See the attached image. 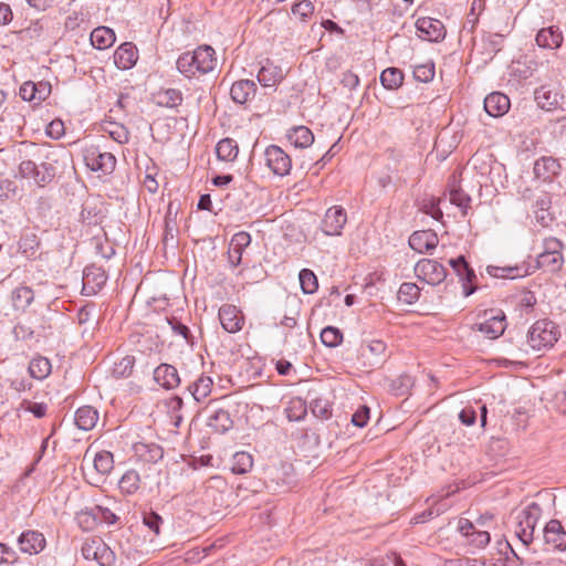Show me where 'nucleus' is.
Returning <instances> with one entry per match:
<instances>
[{
	"label": "nucleus",
	"mask_w": 566,
	"mask_h": 566,
	"mask_svg": "<svg viewBox=\"0 0 566 566\" xmlns=\"http://www.w3.org/2000/svg\"><path fill=\"white\" fill-rule=\"evenodd\" d=\"M214 50L209 45H202L193 52H186L177 60V69L187 77L197 74H207L214 70L217 59Z\"/></svg>",
	"instance_id": "obj_1"
},
{
	"label": "nucleus",
	"mask_w": 566,
	"mask_h": 566,
	"mask_svg": "<svg viewBox=\"0 0 566 566\" xmlns=\"http://www.w3.org/2000/svg\"><path fill=\"white\" fill-rule=\"evenodd\" d=\"M542 515V507L538 503L532 502L514 515V534L524 546L534 541L536 524Z\"/></svg>",
	"instance_id": "obj_2"
},
{
	"label": "nucleus",
	"mask_w": 566,
	"mask_h": 566,
	"mask_svg": "<svg viewBox=\"0 0 566 566\" xmlns=\"http://www.w3.org/2000/svg\"><path fill=\"white\" fill-rule=\"evenodd\" d=\"M559 337L557 326L552 321L541 319L535 322L528 331L527 343L534 350H543L553 347Z\"/></svg>",
	"instance_id": "obj_3"
},
{
	"label": "nucleus",
	"mask_w": 566,
	"mask_h": 566,
	"mask_svg": "<svg viewBox=\"0 0 566 566\" xmlns=\"http://www.w3.org/2000/svg\"><path fill=\"white\" fill-rule=\"evenodd\" d=\"M19 174L22 178L32 179L38 186L50 184L55 177V167L50 163L36 165L32 160H23L19 165Z\"/></svg>",
	"instance_id": "obj_4"
},
{
	"label": "nucleus",
	"mask_w": 566,
	"mask_h": 566,
	"mask_svg": "<svg viewBox=\"0 0 566 566\" xmlns=\"http://www.w3.org/2000/svg\"><path fill=\"white\" fill-rule=\"evenodd\" d=\"M82 555L99 566H113L116 560L115 553L99 538L86 541L82 546Z\"/></svg>",
	"instance_id": "obj_5"
},
{
	"label": "nucleus",
	"mask_w": 566,
	"mask_h": 566,
	"mask_svg": "<svg viewBox=\"0 0 566 566\" xmlns=\"http://www.w3.org/2000/svg\"><path fill=\"white\" fill-rule=\"evenodd\" d=\"M484 317L485 319L475 324L473 329L481 332L490 339L503 335L506 328V317L502 311L489 310L484 313Z\"/></svg>",
	"instance_id": "obj_6"
},
{
	"label": "nucleus",
	"mask_w": 566,
	"mask_h": 566,
	"mask_svg": "<svg viewBox=\"0 0 566 566\" xmlns=\"http://www.w3.org/2000/svg\"><path fill=\"white\" fill-rule=\"evenodd\" d=\"M416 276L428 284L437 285L447 276L446 268L436 260L422 259L415 266Z\"/></svg>",
	"instance_id": "obj_7"
},
{
	"label": "nucleus",
	"mask_w": 566,
	"mask_h": 566,
	"mask_svg": "<svg viewBox=\"0 0 566 566\" xmlns=\"http://www.w3.org/2000/svg\"><path fill=\"white\" fill-rule=\"evenodd\" d=\"M84 160L91 170L101 171L105 175L113 172L116 166V158L112 153H102L97 148L87 149Z\"/></svg>",
	"instance_id": "obj_8"
},
{
	"label": "nucleus",
	"mask_w": 566,
	"mask_h": 566,
	"mask_svg": "<svg viewBox=\"0 0 566 566\" xmlns=\"http://www.w3.org/2000/svg\"><path fill=\"white\" fill-rule=\"evenodd\" d=\"M265 164L277 176H285L290 172L292 161L290 156L279 146L271 145L264 153Z\"/></svg>",
	"instance_id": "obj_9"
},
{
	"label": "nucleus",
	"mask_w": 566,
	"mask_h": 566,
	"mask_svg": "<svg viewBox=\"0 0 566 566\" xmlns=\"http://www.w3.org/2000/svg\"><path fill=\"white\" fill-rule=\"evenodd\" d=\"M544 544L553 551H566V531L558 520H551L543 530Z\"/></svg>",
	"instance_id": "obj_10"
},
{
	"label": "nucleus",
	"mask_w": 566,
	"mask_h": 566,
	"mask_svg": "<svg viewBox=\"0 0 566 566\" xmlns=\"http://www.w3.org/2000/svg\"><path fill=\"white\" fill-rule=\"evenodd\" d=\"M347 216L344 208L339 206L332 207L325 212L321 229L326 235H339L346 224Z\"/></svg>",
	"instance_id": "obj_11"
},
{
	"label": "nucleus",
	"mask_w": 566,
	"mask_h": 566,
	"mask_svg": "<svg viewBox=\"0 0 566 566\" xmlns=\"http://www.w3.org/2000/svg\"><path fill=\"white\" fill-rule=\"evenodd\" d=\"M458 530L468 538V543L476 548H483L490 543L489 531L478 528L473 522L467 518H460Z\"/></svg>",
	"instance_id": "obj_12"
},
{
	"label": "nucleus",
	"mask_w": 566,
	"mask_h": 566,
	"mask_svg": "<svg viewBox=\"0 0 566 566\" xmlns=\"http://www.w3.org/2000/svg\"><path fill=\"white\" fill-rule=\"evenodd\" d=\"M534 98L542 109L549 112L559 107L563 95L557 86L546 84L535 90Z\"/></svg>",
	"instance_id": "obj_13"
},
{
	"label": "nucleus",
	"mask_w": 566,
	"mask_h": 566,
	"mask_svg": "<svg viewBox=\"0 0 566 566\" xmlns=\"http://www.w3.org/2000/svg\"><path fill=\"white\" fill-rule=\"evenodd\" d=\"M419 36L428 41H439L446 35V29L440 20L429 17L419 18L416 22Z\"/></svg>",
	"instance_id": "obj_14"
},
{
	"label": "nucleus",
	"mask_w": 566,
	"mask_h": 566,
	"mask_svg": "<svg viewBox=\"0 0 566 566\" xmlns=\"http://www.w3.org/2000/svg\"><path fill=\"white\" fill-rule=\"evenodd\" d=\"M45 544V537L39 531L29 530L22 532L18 537V546L20 551L30 555L41 553L44 549Z\"/></svg>",
	"instance_id": "obj_15"
},
{
	"label": "nucleus",
	"mask_w": 566,
	"mask_h": 566,
	"mask_svg": "<svg viewBox=\"0 0 566 566\" xmlns=\"http://www.w3.org/2000/svg\"><path fill=\"white\" fill-rule=\"evenodd\" d=\"M251 243V235L245 231H240L230 240L229 249H228V261L231 266L235 268L242 262V255L244 250Z\"/></svg>",
	"instance_id": "obj_16"
},
{
	"label": "nucleus",
	"mask_w": 566,
	"mask_h": 566,
	"mask_svg": "<svg viewBox=\"0 0 566 566\" xmlns=\"http://www.w3.org/2000/svg\"><path fill=\"white\" fill-rule=\"evenodd\" d=\"M219 319L228 333L239 332L244 323V317L237 306L231 304H224L219 310Z\"/></svg>",
	"instance_id": "obj_17"
},
{
	"label": "nucleus",
	"mask_w": 566,
	"mask_h": 566,
	"mask_svg": "<svg viewBox=\"0 0 566 566\" xmlns=\"http://www.w3.org/2000/svg\"><path fill=\"white\" fill-rule=\"evenodd\" d=\"M107 275L102 268L86 266L83 273V291L87 295L97 293L106 283Z\"/></svg>",
	"instance_id": "obj_18"
},
{
	"label": "nucleus",
	"mask_w": 566,
	"mask_h": 566,
	"mask_svg": "<svg viewBox=\"0 0 566 566\" xmlns=\"http://www.w3.org/2000/svg\"><path fill=\"white\" fill-rule=\"evenodd\" d=\"M438 243V235L431 230L415 231L409 238L410 248L418 253L433 250Z\"/></svg>",
	"instance_id": "obj_19"
},
{
	"label": "nucleus",
	"mask_w": 566,
	"mask_h": 566,
	"mask_svg": "<svg viewBox=\"0 0 566 566\" xmlns=\"http://www.w3.org/2000/svg\"><path fill=\"white\" fill-rule=\"evenodd\" d=\"M534 175L543 181H551L560 171V164L553 157H541L534 163Z\"/></svg>",
	"instance_id": "obj_20"
},
{
	"label": "nucleus",
	"mask_w": 566,
	"mask_h": 566,
	"mask_svg": "<svg viewBox=\"0 0 566 566\" xmlns=\"http://www.w3.org/2000/svg\"><path fill=\"white\" fill-rule=\"evenodd\" d=\"M137 59V49L130 42L123 43L114 53V63L120 70L132 69L136 64Z\"/></svg>",
	"instance_id": "obj_21"
},
{
	"label": "nucleus",
	"mask_w": 566,
	"mask_h": 566,
	"mask_svg": "<svg viewBox=\"0 0 566 566\" xmlns=\"http://www.w3.org/2000/svg\"><path fill=\"white\" fill-rule=\"evenodd\" d=\"M510 98L500 92L489 94L484 98V109L492 117H500L510 109Z\"/></svg>",
	"instance_id": "obj_22"
},
{
	"label": "nucleus",
	"mask_w": 566,
	"mask_h": 566,
	"mask_svg": "<svg viewBox=\"0 0 566 566\" xmlns=\"http://www.w3.org/2000/svg\"><path fill=\"white\" fill-rule=\"evenodd\" d=\"M283 78V70L280 66L274 65L269 60H266L258 73V81L264 87H273Z\"/></svg>",
	"instance_id": "obj_23"
},
{
	"label": "nucleus",
	"mask_w": 566,
	"mask_h": 566,
	"mask_svg": "<svg viewBox=\"0 0 566 566\" xmlns=\"http://www.w3.org/2000/svg\"><path fill=\"white\" fill-rule=\"evenodd\" d=\"M256 92V85L251 80H240L232 84L230 90L231 98L237 104H245Z\"/></svg>",
	"instance_id": "obj_24"
},
{
	"label": "nucleus",
	"mask_w": 566,
	"mask_h": 566,
	"mask_svg": "<svg viewBox=\"0 0 566 566\" xmlns=\"http://www.w3.org/2000/svg\"><path fill=\"white\" fill-rule=\"evenodd\" d=\"M154 379L166 389L176 388L180 384L177 369L168 364H161L154 370Z\"/></svg>",
	"instance_id": "obj_25"
},
{
	"label": "nucleus",
	"mask_w": 566,
	"mask_h": 566,
	"mask_svg": "<svg viewBox=\"0 0 566 566\" xmlns=\"http://www.w3.org/2000/svg\"><path fill=\"white\" fill-rule=\"evenodd\" d=\"M552 198L548 193H541L534 202V214L536 222L542 227H548L553 221V214L551 213Z\"/></svg>",
	"instance_id": "obj_26"
},
{
	"label": "nucleus",
	"mask_w": 566,
	"mask_h": 566,
	"mask_svg": "<svg viewBox=\"0 0 566 566\" xmlns=\"http://www.w3.org/2000/svg\"><path fill=\"white\" fill-rule=\"evenodd\" d=\"M563 33L556 27L543 28L536 34V43L541 48L556 50L563 44Z\"/></svg>",
	"instance_id": "obj_27"
},
{
	"label": "nucleus",
	"mask_w": 566,
	"mask_h": 566,
	"mask_svg": "<svg viewBox=\"0 0 566 566\" xmlns=\"http://www.w3.org/2000/svg\"><path fill=\"white\" fill-rule=\"evenodd\" d=\"M74 421L78 429L88 431L96 426L98 411L91 406L80 407L75 412Z\"/></svg>",
	"instance_id": "obj_28"
},
{
	"label": "nucleus",
	"mask_w": 566,
	"mask_h": 566,
	"mask_svg": "<svg viewBox=\"0 0 566 566\" xmlns=\"http://www.w3.org/2000/svg\"><path fill=\"white\" fill-rule=\"evenodd\" d=\"M212 385L209 376L201 375L187 387V390L197 402H200L210 395Z\"/></svg>",
	"instance_id": "obj_29"
},
{
	"label": "nucleus",
	"mask_w": 566,
	"mask_h": 566,
	"mask_svg": "<svg viewBox=\"0 0 566 566\" xmlns=\"http://www.w3.org/2000/svg\"><path fill=\"white\" fill-rule=\"evenodd\" d=\"M115 32L107 27H97L91 33V43L98 50H105L114 44Z\"/></svg>",
	"instance_id": "obj_30"
},
{
	"label": "nucleus",
	"mask_w": 566,
	"mask_h": 566,
	"mask_svg": "<svg viewBox=\"0 0 566 566\" xmlns=\"http://www.w3.org/2000/svg\"><path fill=\"white\" fill-rule=\"evenodd\" d=\"M386 344L382 340H371L366 345H363L360 348V354L363 357L370 358V366L379 365L385 356Z\"/></svg>",
	"instance_id": "obj_31"
},
{
	"label": "nucleus",
	"mask_w": 566,
	"mask_h": 566,
	"mask_svg": "<svg viewBox=\"0 0 566 566\" xmlns=\"http://www.w3.org/2000/svg\"><path fill=\"white\" fill-rule=\"evenodd\" d=\"M232 424L230 413L223 409H217L208 417V426L220 433L231 429Z\"/></svg>",
	"instance_id": "obj_32"
},
{
	"label": "nucleus",
	"mask_w": 566,
	"mask_h": 566,
	"mask_svg": "<svg viewBox=\"0 0 566 566\" xmlns=\"http://www.w3.org/2000/svg\"><path fill=\"white\" fill-rule=\"evenodd\" d=\"M287 138L291 144L300 148H306L314 142L313 133L305 126H296L292 128L287 134Z\"/></svg>",
	"instance_id": "obj_33"
},
{
	"label": "nucleus",
	"mask_w": 566,
	"mask_h": 566,
	"mask_svg": "<svg viewBox=\"0 0 566 566\" xmlns=\"http://www.w3.org/2000/svg\"><path fill=\"white\" fill-rule=\"evenodd\" d=\"M216 153L220 160L233 161L239 154V147L235 140L223 138L217 144Z\"/></svg>",
	"instance_id": "obj_34"
},
{
	"label": "nucleus",
	"mask_w": 566,
	"mask_h": 566,
	"mask_svg": "<svg viewBox=\"0 0 566 566\" xmlns=\"http://www.w3.org/2000/svg\"><path fill=\"white\" fill-rule=\"evenodd\" d=\"M11 300L15 310L24 311L33 302L34 292L29 286H19L13 290Z\"/></svg>",
	"instance_id": "obj_35"
},
{
	"label": "nucleus",
	"mask_w": 566,
	"mask_h": 566,
	"mask_svg": "<svg viewBox=\"0 0 566 566\" xmlns=\"http://www.w3.org/2000/svg\"><path fill=\"white\" fill-rule=\"evenodd\" d=\"M140 484V476L137 471H126L118 482V488L122 493L130 495L137 492Z\"/></svg>",
	"instance_id": "obj_36"
},
{
	"label": "nucleus",
	"mask_w": 566,
	"mask_h": 566,
	"mask_svg": "<svg viewBox=\"0 0 566 566\" xmlns=\"http://www.w3.org/2000/svg\"><path fill=\"white\" fill-rule=\"evenodd\" d=\"M29 373L35 379L46 378L51 374L50 360L42 356L33 358L29 365Z\"/></svg>",
	"instance_id": "obj_37"
},
{
	"label": "nucleus",
	"mask_w": 566,
	"mask_h": 566,
	"mask_svg": "<svg viewBox=\"0 0 566 566\" xmlns=\"http://www.w3.org/2000/svg\"><path fill=\"white\" fill-rule=\"evenodd\" d=\"M536 263L537 268L543 269L549 273H556L562 269L564 264V258L563 255L538 254Z\"/></svg>",
	"instance_id": "obj_38"
},
{
	"label": "nucleus",
	"mask_w": 566,
	"mask_h": 566,
	"mask_svg": "<svg viewBox=\"0 0 566 566\" xmlns=\"http://www.w3.org/2000/svg\"><path fill=\"white\" fill-rule=\"evenodd\" d=\"M403 74L399 69L388 67L380 74V82L388 90H397L401 86Z\"/></svg>",
	"instance_id": "obj_39"
},
{
	"label": "nucleus",
	"mask_w": 566,
	"mask_h": 566,
	"mask_svg": "<svg viewBox=\"0 0 566 566\" xmlns=\"http://www.w3.org/2000/svg\"><path fill=\"white\" fill-rule=\"evenodd\" d=\"M451 268L463 282H472L475 279L474 271L469 266L464 256L460 255L449 261Z\"/></svg>",
	"instance_id": "obj_40"
},
{
	"label": "nucleus",
	"mask_w": 566,
	"mask_h": 566,
	"mask_svg": "<svg viewBox=\"0 0 566 566\" xmlns=\"http://www.w3.org/2000/svg\"><path fill=\"white\" fill-rule=\"evenodd\" d=\"M252 465L253 459L250 453L244 451L234 453L231 465V470L233 473L244 474L251 470Z\"/></svg>",
	"instance_id": "obj_41"
},
{
	"label": "nucleus",
	"mask_w": 566,
	"mask_h": 566,
	"mask_svg": "<svg viewBox=\"0 0 566 566\" xmlns=\"http://www.w3.org/2000/svg\"><path fill=\"white\" fill-rule=\"evenodd\" d=\"M94 469L102 475L108 474L114 467L113 454L109 451H99L93 459Z\"/></svg>",
	"instance_id": "obj_42"
},
{
	"label": "nucleus",
	"mask_w": 566,
	"mask_h": 566,
	"mask_svg": "<svg viewBox=\"0 0 566 566\" xmlns=\"http://www.w3.org/2000/svg\"><path fill=\"white\" fill-rule=\"evenodd\" d=\"M306 405L301 398H293L285 408L286 417L290 421H300L306 416Z\"/></svg>",
	"instance_id": "obj_43"
},
{
	"label": "nucleus",
	"mask_w": 566,
	"mask_h": 566,
	"mask_svg": "<svg viewBox=\"0 0 566 566\" xmlns=\"http://www.w3.org/2000/svg\"><path fill=\"white\" fill-rule=\"evenodd\" d=\"M182 102L181 92L175 88H168L164 92L158 93L157 104L165 107H177Z\"/></svg>",
	"instance_id": "obj_44"
},
{
	"label": "nucleus",
	"mask_w": 566,
	"mask_h": 566,
	"mask_svg": "<svg viewBox=\"0 0 566 566\" xmlns=\"http://www.w3.org/2000/svg\"><path fill=\"white\" fill-rule=\"evenodd\" d=\"M301 289L305 294H313L317 287V277L312 270L303 269L298 275Z\"/></svg>",
	"instance_id": "obj_45"
},
{
	"label": "nucleus",
	"mask_w": 566,
	"mask_h": 566,
	"mask_svg": "<svg viewBox=\"0 0 566 566\" xmlns=\"http://www.w3.org/2000/svg\"><path fill=\"white\" fill-rule=\"evenodd\" d=\"M420 295V289L415 283H402L398 291V298L406 304H413Z\"/></svg>",
	"instance_id": "obj_46"
},
{
	"label": "nucleus",
	"mask_w": 566,
	"mask_h": 566,
	"mask_svg": "<svg viewBox=\"0 0 566 566\" xmlns=\"http://www.w3.org/2000/svg\"><path fill=\"white\" fill-rule=\"evenodd\" d=\"M45 30V21L43 19H38L32 21L30 25L23 30H21L22 38L30 41L40 40Z\"/></svg>",
	"instance_id": "obj_47"
},
{
	"label": "nucleus",
	"mask_w": 566,
	"mask_h": 566,
	"mask_svg": "<svg viewBox=\"0 0 566 566\" xmlns=\"http://www.w3.org/2000/svg\"><path fill=\"white\" fill-rule=\"evenodd\" d=\"M321 340L327 347H336L342 343L343 334L338 328L327 326L321 333Z\"/></svg>",
	"instance_id": "obj_48"
},
{
	"label": "nucleus",
	"mask_w": 566,
	"mask_h": 566,
	"mask_svg": "<svg viewBox=\"0 0 566 566\" xmlns=\"http://www.w3.org/2000/svg\"><path fill=\"white\" fill-rule=\"evenodd\" d=\"M135 358L133 356H125L113 368V375L116 378H125L133 373Z\"/></svg>",
	"instance_id": "obj_49"
},
{
	"label": "nucleus",
	"mask_w": 566,
	"mask_h": 566,
	"mask_svg": "<svg viewBox=\"0 0 566 566\" xmlns=\"http://www.w3.org/2000/svg\"><path fill=\"white\" fill-rule=\"evenodd\" d=\"M413 77L418 82L428 83L434 77V64L424 63L416 65L413 69Z\"/></svg>",
	"instance_id": "obj_50"
},
{
	"label": "nucleus",
	"mask_w": 566,
	"mask_h": 566,
	"mask_svg": "<svg viewBox=\"0 0 566 566\" xmlns=\"http://www.w3.org/2000/svg\"><path fill=\"white\" fill-rule=\"evenodd\" d=\"M143 523L147 526L155 535L160 534V526L164 523L163 517L156 512L149 511L143 513Z\"/></svg>",
	"instance_id": "obj_51"
},
{
	"label": "nucleus",
	"mask_w": 566,
	"mask_h": 566,
	"mask_svg": "<svg viewBox=\"0 0 566 566\" xmlns=\"http://www.w3.org/2000/svg\"><path fill=\"white\" fill-rule=\"evenodd\" d=\"M488 272L490 275L494 277H510L515 279L518 276H524L525 273L521 272V269L515 268H499V266H489Z\"/></svg>",
	"instance_id": "obj_52"
},
{
	"label": "nucleus",
	"mask_w": 566,
	"mask_h": 566,
	"mask_svg": "<svg viewBox=\"0 0 566 566\" xmlns=\"http://www.w3.org/2000/svg\"><path fill=\"white\" fill-rule=\"evenodd\" d=\"M564 244L556 238H546L543 241V251L539 254L563 255Z\"/></svg>",
	"instance_id": "obj_53"
},
{
	"label": "nucleus",
	"mask_w": 566,
	"mask_h": 566,
	"mask_svg": "<svg viewBox=\"0 0 566 566\" xmlns=\"http://www.w3.org/2000/svg\"><path fill=\"white\" fill-rule=\"evenodd\" d=\"M420 210L436 220L441 219L443 216L439 208V201L436 198L424 199L421 203Z\"/></svg>",
	"instance_id": "obj_54"
},
{
	"label": "nucleus",
	"mask_w": 566,
	"mask_h": 566,
	"mask_svg": "<svg viewBox=\"0 0 566 566\" xmlns=\"http://www.w3.org/2000/svg\"><path fill=\"white\" fill-rule=\"evenodd\" d=\"M105 132H107L109 136L119 144H125L128 142V130L122 125L111 123L107 127H105Z\"/></svg>",
	"instance_id": "obj_55"
},
{
	"label": "nucleus",
	"mask_w": 566,
	"mask_h": 566,
	"mask_svg": "<svg viewBox=\"0 0 566 566\" xmlns=\"http://www.w3.org/2000/svg\"><path fill=\"white\" fill-rule=\"evenodd\" d=\"M294 15L300 17L301 20L305 21L314 12V6L310 0H302L292 7Z\"/></svg>",
	"instance_id": "obj_56"
},
{
	"label": "nucleus",
	"mask_w": 566,
	"mask_h": 566,
	"mask_svg": "<svg viewBox=\"0 0 566 566\" xmlns=\"http://www.w3.org/2000/svg\"><path fill=\"white\" fill-rule=\"evenodd\" d=\"M450 201L451 203L462 209L463 213H465V210L469 208L471 198L461 189H452L450 191Z\"/></svg>",
	"instance_id": "obj_57"
},
{
	"label": "nucleus",
	"mask_w": 566,
	"mask_h": 566,
	"mask_svg": "<svg viewBox=\"0 0 566 566\" xmlns=\"http://www.w3.org/2000/svg\"><path fill=\"white\" fill-rule=\"evenodd\" d=\"M18 195V187L13 180L0 179V200L12 199Z\"/></svg>",
	"instance_id": "obj_58"
},
{
	"label": "nucleus",
	"mask_w": 566,
	"mask_h": 566,
	"mask_svg": "<svg viewBox=\"0 0 566 566\" xmlns=\"http://www.w3.org/2000/svg\"><path fill=\"white\" fill-rule=\"evenodd\" d=\"M311 409L313 415L317 418L327 419L331 416L329 405L322 399H315L311 403Z\"/></svg>",
	"instance_id": "obj_59"
},
{
	"label": "nucleus",
	"mask_w": 566,
	"mask_h": 566,
	"mask_svg": "<svg viewBox=\"0 0 566 566\" xmlns=\"http://www.w3.org/2000/svg\"><path fill=\"white\" fill-rule=\"evenodd\" d=\"M370 410L367 406H360L352 416V423L358 428H363L369 420Z\"/></svg>",
	"instance_id": "obj_60"
},
{
	"label": "nucleus",
	"mask_w": 566,
	"mask_h": 566,
	"mask_svg": "<svg viewBox=\"0 0 566 566\" xmlns=\"http://www.w3.org/2000/svg\"><path fill=\"white\" fill-rule=\"evenodd\" d=\"M13 335H14V338L17 340H31L33 337H34V332L33 329L25 325V324H17L14 327H13V331H12Z\"/></svg>",
	"instance_id": "obj_61"
},
{
	"label": "nucleus",
	"mask_w": 566,
	"mask_h": 566,
	"mask_svg": "<svg viewBox=\"0 0 566 566\" xmlns=\"http://www.w3.org/2000/svg\"><path fill=\"white\" fill-rule=\"evenodd\" d=\"M169 324L171 325V329L174 331V333L182 336L188 344H193L190 329L186 325H184L182 323L178 322L175 318L170 319Z\"/></svg>",
	"instance_id": "obj_62"
},
{
	"label": "nucleus",
	"mask_w": 566,
	"mask_h": 566,
	"mask_svg": "<svg viewBox=\"0 0 566 566\" xmlns=\"http://www.w3.org/2000/svg\"><path fill=\"white\" fill-rule=\"evenodd\" d=\"M19 95L24 101L35 102V95H36L35 83L31 82V81L24 82L20 87Z\"/></svg>",
	"instance_id": "obj_63"
},
{
	"label": "nucleus",
	"mask_w": 566,
	"mask_h": 566,
	"mask_svg": "<svg viewBox=\"0 0 566 566\" xmlns=\"http://www.w3.org/2000/svg\"><path fill=\"white\" fill-rule=\"evenodd\" d=\"M17 562V553L8 545L0 543V565L14 564Z\"/></svg>",
	"instance_id": "obj_64"
}]
</instances>
